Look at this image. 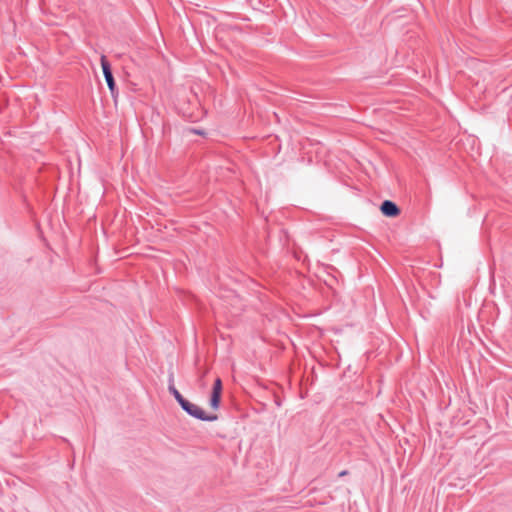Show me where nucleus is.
<instances>
[{
    "mask_svg": "<svg viewBox=\"0 0 512 512\" xmlns=\"http://www.w3.org/2000/svg\"><path fill=\"white\" fill-rule=\"evenodd\" d=\"M200 383H201V387L205 386L201 379H200Z\"/></svg>",
    "mask_w": 512,
    "mask_h": 512,
    "instance_id": "obj_10",
    "label": "nucleus"
},
{
    "mask_svg": "<svg viewBox=\"0 0 512 512\" xmlns=\"http://www.w3.org/2000/svg\"><path fill=\"white\" fill-rule=\"evenodd\" d=\"M192 132H194L195 134H199V135L203 134V132L201 130H198V129H193Z\"/></svg>",
    "mask_w": 512,
    "mask_h": 512,
    "instance_id": "obj_8",
    "label": "nucleus"
},
{
    "mask_svg": "<svg viewBox=\"0 0 512 512\" xmlns=\"http://www.w3.org/2000/svg\"><path fill=\"white\" fill-rule=\"evenodd\" d=\"M380 210L387 217H396L400 213L397 205L389 200H386L382 203Z\"/></svg>",
    "mask_w": 512,
    "mask_h": 512,
    "instance_id": "obj_5",
    "label": "nucleus"
},
{
    "mask_svg": "<svg viewBox=\"0 0 512 512\" xmlns=\"http://www.w3.org/2000/svg\"><path fill=\"white\" fill-rule=\"evenodd\" d=\"M169 391L173 394L177 402L180 404L184 401V397L180 394V392L174 387V385H169Z\"/></svg>",
    "mask_w": 512,
    "mask_h": 512,
    "instance_id": "obj_6",
    "label": "nucleus"
},
{
    "mask_svg": "<svg viewBox=\"0 0 512 512\" xmlns=\"http://www.w3.org/2000/svg\"><path fill=\"white\" fill-rule=\"evenodd\" d=\"M345 474H346V471H343V472L340 473V476H343Z\"/></svg>",
    "mask_w": 512,
    "mask_h": 512,
    "instance_id": "obj_9",
    "label": "nucleus"
},
{
    "mask_svg": "<svg viewBox=\"0 0 512 512\" xmlns=\"http://www.w3.org/2000/svg\"><path fill=\"white\" fill-rule=\"evenodd\" d=\"M179 405L189 415H191L197 419L204 420V421H214L217 419V417L215 415L214 416L207 415L201 407H199L198 405H196L194 403L189 402L186 399H184V401L182 403H180Z\"/></svg>",
    "mask_w": 512,
    "mask_h": 512,
    "instance_id": "obj_1",
    "label": "nucleus"
},
{
    "mask_svg": "<svg viewBox=\"0 0 512 512\" xmlns=\"http://www.w3.org/2000/svg\"><path fill=\"white\" fill-rule=\"evenodd\" d=\"M100 62H101L103 76L105 78L106 84H107L109 90H113L114 85H116V82H115V79H114V76L112 73L111 65L105 55L101 56Z\"/></svg>",
    "mask_w": 512,
    "mask_h": 512,
    "instance_id": "obj_3",
    "label": "nucleus"
},
{
    "mask_svg": "<svg viewBox=\"0 0 512 512\" xmlns=\"http://www.w3.org/2000/svg\"><path fill=\"white\" fill-rule=\"evenodd\" d=\"M221 394H222V380L219 377H217L214 381L212 392H211V397H210V401H209L211 408H213L214 410H217L219 408Z\"/></svg>",
    "mask_w": 512,
    "mask_h": 512,
    "instance_id": "obj_4",
    "label": "nucleus"
},
{
    "mask_svg": "<svg viewBox=\"0 0 512 512\" xmlns=\"http://www.w3.org/2000/svg\"><path fill=\"white\" fill-rule=\"evenodd\" d=\"M179 405L189 415H191L197 419L204 420V421H214L217 419V417L215 415L214 416L207 415L201 407H199L198 405H196L194 403L189 402L186 399H184V401L182 403H180Z\"/></svg>",
    "mask_w": 512,
    "mask_h": 512,
    "instance_id": "obj_2",
    "label": "nucleus"
},
{
    "mask_svg": "<svg viewBox=\"0 0 512 512\" xmlns=\"http://www.w3.org/2000/svg\"><path fill=\"white\" fill-rule=\"evenodd\" d=\"M109 91H110V93H111V95H112V97H113V98H116V97H117V95H118V89H117L116 85H114V89H113V90H109Z\"/></svg>",
    "mask_w": 512,
    "mask_h": 512,
    "instance_id": "obj_7",
    "label": "nucleus"
}]
</instances>
